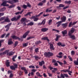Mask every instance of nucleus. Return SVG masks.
Returning a JSON list of instances; mask_svg holds the SVG:
<instances>
[{
	"label": "nucleus",
	"instance_id": "obj_1",
	"mask_svg": "<svg viewBox=\"0 0 78 78\" xmlns=\"http://www.w3.org/2000/svg\"><path fill=\"white\" fill-rule=\"evenodd\" d=\"M17 2H19L18 0H10L9 1H5L1 4V5L3 6H8L9 5L6 4V3H9L10 4H12L13 3H16Z\"/></svg>",
	"mask_w": 78,
	"mask_h": 78
},
{
	"label": "nucleus",
	"instance_id": "obj_2",
	"mask_svg": "<svg viewBox=\"0 0 78 78\" xmlns=\"http://www.w3.org/2000/svg\"><path fill=\"white\" fill-rule=\"evenodd\" d=\"M9 50H6L3 52V54H4V55L7 54V55H9V56H12V55L14 54V52H10L9 53Z\"/></svg>",
	"mask_w": 78,
	"mask_h": 78
},
{
	"label": "nucleus",
	"instance_id": "obj_3",
	"mask_svg": "<svg viewBox=\"0 0 78 78\" xmlns=\"http://www.w3.org/2000/svg\"><path fill=\"white\" fill-rule=\"evenodd\" d=\"M53 54L50 52L48 53L45 52L44 53V55L45 56H46V57H49V56H53Z\"/></svg>",
	"mask_w": 78,
	"mask_h": 78
},
{
	"label": "nucleus",
	"instance_id": "obj_4",
	"mask_svg": "<svg viewBox=\"0 0 78 78\" xmlns=\"http://www.w3.org/2000/svg\"><path fill=\"white\" fill-rule=\"evenodd\" d=\"M74 31H75V28H72L71 30L69 32V36H70L71 35H72V34L73 33Z\"/></svg>",
	"mask_w": 78,
	"mask_h": 78
},
{
	"label": "nucleus",
	"instance_id": "obj_5",
	"mask_svg": "<svg viewBox=\"0 0 78 78\" xmlns=\"http://www.w3.org/2000/svg\"><path fill=\"white\" fill-rule=\"evenodd\" d=\"M30 33V31H27L23 36V38H25L27 37V36L28 34V33Z\"/></svg>",
	"mask_w": 78,
	"mask_h": 78
},
{
	"label": "nucleus",
	"instance_id": "obj_6",
	"mask_svg": "<svg viewBox=\"0 0 78 78\" xmlns=\"http://www.w3.org/2000/svg\"><path fill=\"white\" fill-rule=\"evenodd\" d=\"M11 37L13 39H18L19 41H20V39L19 38V37L16 36L15 35L12 36H11Z\"/></svg>",
	"mask_w": 78,
	"mask_h": 78
},
{
	"label": "nucleus",
	"instance_id": "obj_7",
	"mask_svg": "<svg viewBox=\"0 0 78 78\" xmlns=\"http://www.w3.org/2000/svg\"><path fill=\"white\" fill-rule=\"evenodd\" d=\"M41 31H43V32H46L47 31H48V28H43L41 29Z\"/></svg>",
	"mask_w": 78,
	"mask_h": 78
},
{
	"label": "nucleus",
	"instance_id": "obj_8",
	"mask_svg": "<svg viewBox=\"0 0 78 78\" xmlns=\"http://www.w3.org/2000/svg\"><path fill=\"white\" fill-rule=\"evenodd\" d=\"M26 19L25 17L22 18L21 20V22L22 23H23L26 21Z\"/></svg>",
	"mask_w": 78,
	"mask_h": 78
},
{
	"label": "nucleus",
	"instance_id": "obj_9",
	"mask_svg": "<svg viewBox=\"0 0 78 78\" xmlns=\"http://www.w3.org/2000/svg\"><path fill=\"white\" fill-rule=\"evenodd\" d=\"M5 22H10V20H9V18H7L5 20V21L1 22V23H3Z\"/></svg>",
	"mask_w": 78,
	"mask_h": 78
},
{
	"label": "nucleus",
	"instance_id": "obj_10",
	"mask_svg": "<svg viewBox=\"0 0 78 78\" xmlns=\"http://www.w3.org/2000/svg\"><path fill=\"white\" fill-rule=\"evenodd\" d=\"M62 22V21H58V22H57L56 23V24H58V25L57 26V27H59L60 25H61V23Z\"/></svg>",
	"mask_w": 78,
	"mask_h": 78
},
{
	"label": "nucleus",
	"instance_id": "obj_11",
	"mask_svg": "<svg viewBox=\"0 0 78 78\" xmlns=\"http://www.w3.org/2000/svg\"><path fill=\"white\" fill-rule=\"evenodd\" d=\"M41 40H43L44 41H45V40H47L48 41H49V39L48 38V37H45L43 38H42L41 39Z\"/></svg>",
	"mask_w": 78,
	"mask_h": 78
},
{
	"label": "nucleus",
	"instance_id": "obj_12",
	"mask_svg": "<svg viewBox=\"0 0 78 78\" xmlns=\"http://www.w3.org/2000/svg\"><path fill=\"white\" fill-rule=\"evenodd\" d=\"M9 60H7V61L5 62V64L7 66V67H9V66H10V65H9V64H10V63L9 62Z\"/></svg>",
	"mask_w": 78,
	"mask_h": 78
},
{
	"label": "nucleus",
	"instance_id": "obj_13",
	"mask_svg": "<svg viewBox=\"0 0 78 78\" xmlns=\"http://www.w3.org/2000/svg\"><path fill=\"white\" fill-rule=\"evenodd\" d=\"M68 24V23H66L62 24V26L64 27V28H66V27L67 26V24Z\"/></svg>",
	"mask_w": 78,
	"mask_h": 78
},
{
	"label": "nucleus",
	"instance_id": "obj_14",
	"mask_svg": "<svg viewBox=\"0 0 78 78\" xmlns=\"http://www.w3.org/2000/svg\"><path fill=\"white\" fill-rule=\"evenodd\" d=\"M32 18L34 19V21H37L38 20L39 18H36V16H34L32 17Z\"/></svg>",
	"mask_w": 78,
	"mask_h": 78
},
{
	"label": "nucleus",
	"instance_id": "obj_15",
	"mask_svg": "<svg viewBox=\"0 0 78 78\" xmlns=\"http://www.w3.org/2000/svg\"><path fill=\"white\" fill-rule=\"evenodd\" d=\"M62 34L63 35V36H64V35H65V34H67V32L66 30H65L63 31H62Z\"/></svg>",
	"mask_w": 78,
	"mask_h": 78
},
{
	"label": "nucleus",
	"instance_id": "obj_16",
	"mask_svg": "<svg viewBox=\"0 0 78 78\" xmlns=\"http://www.w3.org/2000/svg\"><path fill=\"white\" fill-rule=\"evenodd\" d=\"M45 21L46 20L45 19L44 20L41 22V23H39L38 24V25H42V24H43V25H44L45 23Z\"/></svg>",
	"mask_w": 78,
	"mask_h": 78
},
{
	"label": "nucleus",
	"instance_id": "obj_17",
	"mask_svg": "<svg viewBox=\"0 0 78 78\" xmlns=\"http://www.w3.org/2000/svg\"><path fill=\"white\" fill-rule=\"evenodd\" d=\"M12 40V39H10L9 40V41H8V44L9 45L12 44V43H13L12 41H11Z\"/></svg>",
	"mask_w": 78,
	"mask_h": 78
},
{
	"label": "nucleus",
	"instance_id": "obj_18",
	"mask_svg": "<svg viewBox=\"0 0 78 78\" xmlns=\"http://www.w3.org/2000/svg\"><path fill=\"white\" fill-rule=\"evenodd\" d=\"M50 48L51 50H54L55 48L53 47V44H51L50 45Z\"/></svg>",
	"mask_w": 78,
	"mask_h": 78
},
{
	"label": "nucleus",
	"instance_id": "obj_19",
	"mask_svg": "<svg viewBox=\"0 0 78 78\" xmlns=\"http://www.w3.org/2000/svg\"><path fill=\"white\" fill-rule=\"evenodd\" d=\"M69 36L70 37L71 39H75V37L74 35H71Z\"/></svg>",
	"mask_w": 78,
	"mask_h": 78
},
{
	"label": "nucleus",
	"instance_id": "obj_20",
	"mask_svg": "<svg viewBox=\"0 0 78 78\" xmlns=\"http://www.w3.org/2000/svg\"><path fill=\"white\" fill-rule=\"evenodd\" d=\"M66 20V16H63L62 18V22H65V20Z\"/></svg>",
	"mask_w": 78,
	"mask_h": 78
},
{
	"label": "nucleus",
	"instance_id": "obj_21",
	"mask_svg": "<svg viewBox=\"0 0 78 78\" xmlns=\"http://www.w3.org/2000/svg\"><path fill=\"white\" fill-rule=\"evenodd\" d=\"M43 64H44V61H42L41 62H39V65L40 66H42Z\"/></svg>",
	"mask_w": 78,
	"mask_h": 78
},
{
	"label": "nucleus",
	"instance_id": "obj_22",
	"mask_svg": "<svg viewBox=\"0 0 78 78\" xmlns=\"http://www.w3.org/2000/svg\"><path fill=\"white\" fill-rule=\"evenodd\" d=\"M5 10H6V8L5 7L3 8L0 9V12H3V11H4Z\"/></svg>",
	"mask_w": 78,
	"mask_h": 78
},
{
	"label": "nucleus",
	"instance_id": "obj_23",
	"mask_svg": "<svg viewBox=\"0 0 78 78\" xmlns=\"http://www.w3.org/2000/svg\"><path fill=\"white\" fill-rule=\"evenodd\" d=\"M20 17H21V16L20 15H19L18 16H17L16 17V19L17 20H19V19H20Z\"/></svg>",
	"mask_w": 78,
	"mask_h": 78
},
{
	"label": "nucleus",
	"instance_id": "obj_24",
	"mask_svg": "<svg viewBox=\"0 0 78 78\" xmlns=\"http://www.w3.org/2000/svg\"><path fill=\"white\" fill-rule=\"evenodd\" d=\"M10 69H12V70H15L16 69V68L14 67V66H10Z\"/></svg>",
	"mask_w": 78,
	"mask_h": 78
},
{
	"label": "nucleus",
	"instance_id": "obj_25",
	"mask_svg": "<svg viewBox=\"0 0 78 78\" xmlns=\"http://www.w3.org/2000/svg\"><path fill=\"white\" fill-rule=\"evenodd\" d=\"M65 3H67L68 4H70L71 3V1H65Z\"/></svg>",
	"mask_w": 78,
	"mask_h": 78
},
{
	"label": "nucleus",
	"instance_id": "obj_26",
	"mask_svg": "<svg viewBox=\"0 0 78 78\" xmlns=\"http://www.w3.org/2000/svg\"><path fill=\"white\" fill-rule=\"evenodd\" d=\"M34 25V23H33V22H30L29 23H28L27 24V25H28V26H29V25H30V26H32V25Z\"/></svg>",
	"mask_w": 78,
	"mask_h": 78
},
{
	"label": "nucleus",
	"instance_id": "obj_27",
	"mask_svg": "<svg viewBox=\"0 0 78 78\" xmlns=\"http://www.w3.org/2000/svg\"><path fill=\"white\" fill-rule=\"evenodd\" d=\"M43 13H44V12H41L38 15H36V17H39V16H41V15H42V14Z\"/></svg>",
	"mask_w": 78,
	"mask_h": 78
},
{
	"label": "nucleus",
	"instance_id": "obj_28",
	"mask_svg": "<svg viewBox=\"0 0 78 78\" xmlns=\"http://www.w3.org/2000/svg\"><path fill=\"white\" fill-rule=\"evenodd\" d=\"M11 20H12V21H17V20H16V17L12 18L11 19Z\"/></svg>",
	"mask_w": 78,
	"mask_h": 78
},
{
	"label": "nucleus",
	"instance_id": "obj_29",
	"mask_svg": "<svg viewBox=\"0 0 78 78\" xmlns=\"http://www.w3.org/2000/svg\"><path fill=\"white\" fill-rule=\"evenodd\" d=\"M31 14V12H28L25 15H24L25 17H26V16H27L28 15H29L30 16H31V15L30 14Z\"/></svg>",
	"mask_w": 78,
	"mask_h": 78
},
{
	"label": "nucleus",
	"instance_id": "obj_30",
	"mask_svg": "<svg viewBox=\"0 0 78 78\" xmlns=\"http://www.w3.org/2000/svg\"><path fill=\"white\" fill-rule=\"evenodd\" d=\"M17 57V55H15L14 56H13L12 58V60L13 61H15V59Z\"/></svg>",
	"mask_w": 78,
	"mask_h": 78
},
{
	"label": "nucleus",
	"instance_id": "obj_31",
	"mask_svg": "<svg viewBox=\"0 0 78 78\" xmlns=\"http://www.w3.org/2000/svg\"><path fill=\"white\" fill-rule=\"evenodd\" d=\"M52 11V10H49V9H47L46 10V12H51Z\"/></svg>",
	"mask_w": 78,
	"mask_h": 78
},
{
	"label": "nucleus",
	"instance_id": "obj_32",
	"mask_svg": "<svg viewBox=\"0 0 78 78\" xmlns=\"http://www.w3.org/2000/svg\"><path fill=\"white\" fill-rule=\"evenodd\" d=\"M36 75L37 76H40V77H42V76L41 75L39 72H37L36 73Z\"/></svg>",
	"mask_w": 78,
	"mask_h": 78
},
{
	"label": "nucleus",
	"instance_id": "obj_33",
	"mask_svg": "<svg viewBox=\"0 0 78 78\" xmlns=\"http://www.w3.org/2000/svg\"><path fill=\"white\" fill-rule=\"evenodd\" d=\"M74 63L76 65H78V61L75 60L74 61Z\"/></svg>",
	"mask_w": 78,
	"mask_h": 78
},
{
	"label": "nucleus",
	"instance_id": "obj_34",
	"mask_svg": "<svg viewBox=\"0 0 78 78\" xmlns=\"http://www.w3.org/2000/svg\"><path fill=\"white\" fill-rule=\"evenodd\" d=\"M69 70L67 69V70H61V72H65L66 73V72H69Z\"/></svg>",
	"mask_w": 78,
	"mask_h": 78
},
{
	"label": "nucleus",
	"instance_id": "obj_35",
	"mask_svg": "<svg viewBox=\"0 0 78 78\" xmlns=\"http://www.w3.org/2000/svg\"><path fill=\"white\" fill-rule=\"evenodd\" d=\"M28 43H26L23 44V47H27V46L28 45Z\"/></svg>",
	"mask_w": 78,
	"mask_h": 78
},
{
	"label": "nucleus",
	"instance_id": "obj_36",
	"mask_svg": "<svg viewBox=\"0 0 78 78\" xmlns=\"http://www.w3.org/2000/svg\"><path fill=\"white\" fill-rule=\"evenodd\" d=\"M5 18H6V17H3L2 18H1L0 19V21H2V20H4Z\"/></svg>",
	"mask_w": 78,
	"mask_h": 78
},
{
	"label": "nucleus",
	"instance_id": "obj_37",
	"mask_svg": "<svg viewBox=\"0 0 78 78\" xmlns=\"http://www.w3.org/2000/svg\"><path fill=\"white\" fill-rule=\"evenodd\" d=\"M61 78H65V76L64 75V74H61Z\"/></svg>",
	"mask_w": 78,
	"mask_h": 78
},
{
	"label": "nucleus",
	"instance_id": "obj_38",
	"mask_svg": "<svg viewBox=\"0 0 78 78\" xmlns=\"http://www.w3.org/2000/svg\"><path fill=\"white\" fill-rule=\"evenodd\" d=\"M13 65L15 69H16V68H17V66H18L17 65V64L16 63H14Z\"/></svg>",
	"mask_w": 78,
	"mask_h": 78
},
{
	"label": "nucleus",
	"instance_id": "obj_39",
	"mask_svg": "<svg viewBox=\"0 0 78 78\" xmlns=\"http://www.w3.org/2000/svg\"><path fill=\"white\" fill-rule=\"evenodd\" d=\"M59 8H61L62 7H64V5L62 4H61L59 5Z\"/></svg>",
	"mask_w": 78,
	"mask_h": 78
},
{
	"label": "nucleus",
	"instance_id": "obj_40",
	"mask_svg": "<svg viewBox=\"0 0 78 78\" xmlns=\"http://www.w3.org/2000/svg\"><path fill=\"white\" fill-rule=\"evenodd\" d=\"M15 6V5H10V6L8 7L9 8H13Z\"/></svg>",
	"mask_w": 78,
	"mask_h": 78
},
{
	"label": "nucleus",
	"instance_id": "obj_41",
	"mask_svg": "<svg viewBox=\"0 0 78 78\" xmlns=\"http://www.w3.org/2000/svg\"><path fill=\"white\" fill-rule=\"evenodd\" d=\"M61 37L60 36H57L56 38L55 39L56 41H57L58 40L59 37Z\"/></svg>",
	"mask_w": 78,
	"mask_h": 78
},
{
	"label": "nucleus",
	"instance_id": "obj_42",
	"mask_svg": "<svg viewBox=\"0 0 78 78\" xmlns=\"http://www.w3.org/2000/svg\"><path fill=\"white\" fill-rule=\"evenodd\" d=\"M29 68H32V69H35V67L34 66H29Z\"/></svg>",
	"mask_w": 78,
	"mask_h": 78
},
{
	"label": "nucleus",
	"instance_id": "obj_43",
	"mask_svg": "<svg viewBox=\"0 0 78 78\" xmlns=\"http://www.w3.org/2000/svg\"><path fill=\"white\" fill-rule=\"evenodd\" d=\"M38 6H42L43 5V3L42 2H40L38 4Z\"/></svg>",
	"mask_w": 78,
	"mask_h": 78
},
{
	"label": "nucleus",
	"instance_id": "obj_44",
	"mask_svg": "<svg viewBox=\"0 0 78 78\" xmlns=\"http://www.w3.org/2000/svg\"><path fill=\"white\" fill-rule=\"evenodd\" d=\"M5 28H6V31H8V30H9V26L6 27V26H5Z\"/></svg>",
	"mask_w": 78,
	"mask_h": 78
},
{
	"label": "nucleus",
	"instance_id": "obj_45",
	"mask_svg": "<svg viewBox=\"0 0 78 78\" xmlns=\"http://www.w3.org/2000/svg\"><path fill=\"white\" fill-rule=\"evenodd\" d=\"M34 57L36 60H37V59H39V58L38 57H37V56H34Z\"/></svg>",
	"mask_w": 78,
	"mask_h": 78
},
{
	"label": "nucleus",
	"instance_id": "obj_46",
	"mask_svg": "<svg viewBox=\"0 0 78 78\" xmlns=\"http://www.w3.org/2000/svg\"><path fill=\"white\" fill-rule=\"evenodd\" d=\"M68 57L69 58V59L71 61H73V59H72V57H70V56H69Z\"/></svg>",
	"mask_w": 78,
	"mask_h": 78
},
{
	"label": "nucleus",
	"instance_id": "obj_47",
	"mask_svg": "<svg viewBox=\"0 0 78 78\" xmlns=\"http://www.w3.org/2000/svg\"><path fill=\"white\" fill-rule=\"evenodd\" d=\"M52 22V20H50L49 21L48 23L49 25H51V23Z\"/></svg>",
	"mask_w": 78,
	"mask_h": 78
},
{
	"label": "nucleus",
	"instance_id": "obj_48",
	"mask_svg": "<svg viewBox=\"0 0 78 78\" xmlns=\"http://www.w3.org/2000/svg\"><path fill=\"white\" fill-rule=\"evenodd\" d=\"M23 8L24 9H26L27 8V5H23Z\"/></svg>",
	"mask_w": 78,
	"mask_h": 78
},
{
	"label": "nucleus",
	"instance_id": "obj_49",
	"mask_svg": "<svg viewBox=\"0 0 78 78\" xmlns=\"http://www.w3.org/2000/svg\"><path fill=\"white\" fill-rule=\"evenodd\" d=\"M39 51V48H36L35 50V51L36 52V53H37V51Z\"/></svg>",
	"mask_w": 78,
	"mask_h": 78
},
{
	"label": "nucleus",
	"instance_id": "obj_50",
	"mask_svg": "<svg viewBox=\"0 0 78 78\" xmlns=\"http://www.w3.org/2000/svg\"><path fill=\"white\" fill-rule=\"evenodd\" d=\"M75 54V51H71V55H74Z\"/></svg>",
	"mask_w": 78,
	"mask_h": 78
},
{
	"label": "nucleus",
	"instance_id": "obj_51",
	"mask_svg": "<svg viewBox=\"0 0 78 78\" xmlns=\"http://www.w3.org/2000/svg\"><path fill=\"white\" fill-rule=\"evenodd\" d=\"M17 44H18V42L16 41L15 43L14 47H16V46H17Z\"/></svg>",
	"mask_w": 78,
	"mask_h": 78
},
{
	"label": "nucleus",
	"instance_id": "obj_52",
	"mask_svg": "<svg viewBox=\"0 0 78 78\" xmlns=\"http://www.w3.org/2000/svg\"><path fill=\"white\" fill-rule=\"evenodd\" d=\"M57 62H58V63H59V64H60V65H62L63 64V63H62L59 62V61H57Z\"/></svg>",
	"mask_w": 78,
	"mask_h": 78
},
{
	"label": "nucleus",
	"instance_id": "obj_53",
	"mask_svg": "<svg viewBox=\"0 0 78 78\" xmlns=\"http://www.w3.org/2000/svg\"><path fill=\"white\" fill-rule=\"evenodd\" d=\"M4 15V13H0V17L3 16Z\"/></svg>",
	"mask_w": 78,
	"mask_h": 78
},
{
	"label": "nucleus",
	"instance_id": "obj_54",
	"mask_svg": "<svg viewBox=\"0 0 78 78\" xmlns=\"http://www.w3.org/2000/svg\"><path fill=\"white\" fill-rule=\"evenodd\" d=\"M68 71H68V72L69 74V75H71V73H72V71H69V70H68Z\"/></svg>",
	"mask_w": 78,
	"mask_h": 78
},
{
	"label": "nucleus",
	"instance_id": "obj_55",
	"mask_svg": "<svg viewBox=\"0 0 78 78\" xmlns=\"http://www.w3.org/2000/svg\"><path fill=\"white\" fill-rule=\"evenodd\" d=\"M5 35H6V34H3L1 36V37L2 38H3V37H5Z\"/></svg>",
	"mask_w": 78,
	"mask_h": 78
},
{
	"label": "nucleus",
	"instance_id": "obj_56",
	"mask_svg": "<svg viewBox=\"0 0 78 78\" xmlns=\"http://www.w3.org/2000/svg\"><path fill=\"white\" fill-rule=\"evenodd\" d=\"M11 23H10L9 24H8L7 26H6V27H9V26H11Z\"/></svg>",
	"mask_w": 78,
	"mask_h": 78
},
{
	"label": "nucleus",
	"instance_id": "obj_57",
	"mask_svg": "<svg viewBox=\"0 0 78 78\" xmlns=\"http://www.w3.org/2000/svg\"><path fill=\"white\" fill-rule=\"evenodd\" d=\"M3 40L0 41V47H2V42H3Z\"/></svg>",
	"mask_w": 78,
	"mask_h": 78
},
{
	"label": "nucleus",
	"instance_id": "obj_58",
	"mask_svg": "<svg viewBox=\"0 0 78 78\" xmlns=\"http://www.w3.org/2000/svg\"><path fill=\"white\" fill-rule=\"evenodd\" d=\"M64 75L65 77H66V78H68V77H69V76L67 74H64Z\"/></svg>",
	"mask_w": 78,
	"mask_h": 78
},
{
	"label": "nucleus",
	"instance_id": "obj_59",
	"mask_svg": "<svg viewBox=\"0 0 78 78\" xmlns=\"http://www.w3.org/2000/svg\"><path fill=\"white\" fill-rule=\"evenodd\" d=\"M62 44V43H61L59 42L58 44H57L58 46H60L61 45V44Z\"/></svg>",
	"mask_w": 78,
	"mask_h": 78
},
{
	"label": "nucleus",
	"instance_id": "obj_60",
	"mask_svg": "<svg viewBox=\"0 0 78 78\" xmlns=\"http://www.w3.org/2000/svg\"><path fill=\"white\" fill-rule=\"evenodd\" d=\"M71 25H72V22H70L69 24V27H71Z\"/></svg>",
	"mask_w": 78,
	"mask_h": 78
},
{
	"label": "nucleus",
	"instance_id": "obj_61",
	"mask_svg": "<svg viewBox=\"0 0 78 78\" xmlns=\"http://www.w3.org/2000/svg\"><path fill=\"white\" fill-rule=\"evenodd\" d=\"M13 76V74L12 73H11L9 76L10 78H12Z\"/></svg>",
	"mask_w": 78,
	"mask_h": 78
},
{
	"label": "nucleus",
	"instance_id": "obj_62",
	"mask_svg": "<svg viewBox=\"0 0 78 78\" xmlns=\"http://www.w3.org/2000/svg\"><path fill=\"white\" fill-rule=\"evenodd\" d=\"M27 6H28V7H29L30 8H31V5H30V4L29 3H27Z\"/></svg>",
	"mask_w": 78,
	"mask_h": 78
},
{
	"label": "nucleus",
	"instance_id": "obj_63",
	"mask_svg": "<svg viewBox=\"0 0 78 78\" xmlns=\"http://www.w3.org/2000/svg\"><path fill=\"white\" fill-rule=\"evenodd\" d=\"M48 73L49 76H52V74H51V73Z\"/></svg>",
	"mask_w": 78,
	"mask_h": 78
},
{
	"label": "nucleus",
	"instance_id": "obj_64",
	"mask_svg": "<svg viewBox=\"0 0 78 78\" xmlns=\"http://www.w3.org/2000/svg\"><path fill=\"white\" fill-rule=\"evenodd\" d=\"M36 71H37V69H33L32 70V72H35Z\"/></svg>",
	"mask_w": 78,
	"mask_h": 78
}]
</instances>
